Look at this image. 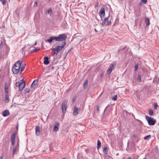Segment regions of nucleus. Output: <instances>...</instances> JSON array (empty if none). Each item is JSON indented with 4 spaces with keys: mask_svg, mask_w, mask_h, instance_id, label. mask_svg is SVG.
<instances>
[{
    "mask_svg": "<svg viewBox=\"0 0 159 159\" xmlns=\"http://www.w3.org/2000/svg\"><path fill=\"white\" fill-rule=\"evenodd\" d=\"M66 38L67 36L65 34H59L58 37L51 36L49 39L46 40V42H48L49 43L52 42L53 40L63 42L65 41Z\"/></svg>",
    "mask_w": 159,
    "mask_h": 159,
    "instance_id": "obj_1",
    "label": "nucleus"
},
{
    "mask_svg": "<svg viewBox=\"0 0 159 159\" xmlns=\"http://www.w3.org/2000/svg\"><path fill=\"white\" fill-rule=\"evenodd\" d=\"M22 63V61H18L14 65L12 69V71L14 74H16L18 73Z\"/></svg>",
    "mask_w": 159,
    "mask_h": 159,
    "instance_id": "obj_2",
    "label": "nucleus"
},
{
    "mask_svg": "<svg viewBox=\"0 0 159 159\" xmlns=\"http://www.w3.org/2000/svg\"><path fill=\"white\" fill-rule=\"evenodd\" d=\"M16 86L19 88V91H21L25 86V81L23 79L20 80L19 82L16 83Z\"/></svg>",
    "mask_w": 159,
    "mask_h": 159,
    "instance_id": "obj_3",
    "label": "nucleus"
},
{
    "mask_svg": "<svg viewBox=\"0 0 159 159\" xmlns=\"http://www.w3.org/2000/svg\"><path fill=\"white\" fill-rule=\"evenodd\" d=\"M66 44V42L65 41L62 42V43L61 44V46H58L55 48L53 49V50L54 51H56V52L54 53V54H56V55H57L59 52L63 48Z\"/></svg>",
    "mask_w": 159,
    "mask_h": 159,
    "instance_id": "obj_4",
    "label": "nucleus"
},
{
    "mask_svg": "<svg viewBox=\"0 0 159 159\" xmlns=\"http://www.w3.org/2000/svg\"><path fill=\"white\" fill-rule=\"evenodd\" d=\"M145 118L147 120L148 124L150 125H153L156 123V120L151 117L146 116Z\"/></svg>",
    "mask_w": 159,
    "mask_h": 159,
    "instance_id": "obj_5",
    "label": "nucleus"
},
{
    "mask_svg": "<svg viewBox=\"0 0 159 159\" xmlns=\"http://www.w3.org/2000/svg\"><path fill=\"white\" fill-rule=\"evenodd\" d=\"M67 101L66 100H64L62 102L61 104V110L63 114L65 113L67 109Z\"/></svg>",
    "mask_w": 159,
    "mask_h": 159,
    "instance_id": "obj_6",
    "label": "nucleus"
},
{
    "mask_svg": "<svg viewBox=\"0 0 159 159\" xmlns=\"http://www.w3.org/2000/svg\"><path fill=\"white\" fill-rule=\"evenodd\" d=\"M109 16L105 18L104 20L101 23L102 25L103 26H106L109 25L111 24V22L110 21L108 20V18Z\"/></svg>",
    "mask_w": 159,
    "mask_h": 159,
    "instance_id": "obj_7",
    "label": "nucleus"
},
{
    "mask_svg": "<svg viewBox=\"0 0 159 159\" xmlns=\"http://www.w3.org/2000/svg\"><path fill=\"white\" fill-rule=\"evenodd\" d=\"M105 16V10L104 8V7H102L100 10V17L102 20V18H104Z\"/></svg>",
    "mask_w": 159,
    "mask_h": 159,
    "instance_id": "obj_8",
    "label": "nucleus"
},
{
    "mask_svg": "<svg viewBox=\"0 0 159 159\" xmlns=\"http://www.w3.org/2000/svg\"><path fill=\"white\" fill-rule=\"evenodd\" d=\"M74 39H75L80 43L83 40V38L80 35L76 36L75 37H74Z\"/></svg>",
    "mask_w": 159,
    "mask_h": 159,
    "instance_id": "obj_9",
    "label": "nucleus"
},
{
    "mask_svg": "<svg viewBox=\"0 0 159 159\" xmlns=\"http://www.w3.org/2000/svg\"><path fill=\"white\" fill-rule=\"evenodd\" d=\"M116 65V64L112 63L111 64L107 70V72L109 74H110L112 70L114 67Z\"/></svg>",
    "mask_w": 159,
    "mask_h": 159,
    "instance_id": "obj_10",
    "label": "nucleus"
},
{
    "mask_svg": "<svg viewBox=\"0 0 159 159\" xmlns=\"http://www.w3.org/2000/svg\"><path fill=\"white\" fill-rule=\"evenodd\" d=\"M59 126V123L58 122H56L54 125L53 130L54 131H57L58 129V127Z\"/></svg>",
    "mask_w": 159,
    "mask_h": 159,
    "instance_id": "obj_11",
    "label": "nucleus"
},
{
    "mask_svg": "<svg viewBox=\"0 0 159 159\" xmlns=\"http://www.w3.org/2000/svg\"><path fill=\"white\" fill-rule=\"evenodd\" d=\"M2 115L3 116L6 117L10 115V112L8 110H5L2 112Z\"/></svg>",
    "mask_w": 159,
    "mask_h": 159,
    "instance_id": "obj_12",
    "label": "nucleus"
},
{
    "mask_svg": "<svg viewBox=\"0 0 159 159\" xmlns=\"http://www.w3.org/2000/svg\"><path fill=\"white\" fill-rule=\"evenodd\" d=\"M49 58L48 57L46 56L44 57V63L45 65H48L49 64Z\"/></svg>",
    "mask_w": 159,
    "mask_h": 159,
    "instance_id": "obj_13",
    "label": "nucleus"
},
{
    "mask_svg": "<svg viewBox=\"0 0 159 159\" xmlns=\"http://www.w3.org/2000/svg\"><path fill=\"white\" fill-rule=\"evenodd\" d=\"M36 135L38 136L40 133V128L39 126H36L35 128Z\"/></svg>",
    "mask_w": 159,
    "mask_h": 159,
    "instance_id": "obj_14",
    "label": "nucleus"
},
{
    "mask_svg": "<svg viewBox=\"0 0 159 159\" xmlns=\"http://www.w3.org/2000/svg\"><path fill=\"white\" fill-rule=\"evenodd\" d=\"M78 109L77 107H75L74 108V110L73 112V115L75 116L77 115L78 114Z\"/></svg>",
    "mask_w": 159,
    "mask_h": 159,
    "instance_id": "obj_15",
    "label": "nucleus"
},
{
    "mask_svg": "<svg viewBox=\"0 0 159 159\" xmlns=\"http://www.w3.org/2000/svg\"><path fill=\"white\" fill-rule=\"evenodd\" d=\"M145 22L147 26H148L150 25V20L149 18L146 17L145 18Z\"/></svg>",
    "mask_w": 159,
    "mask_h": 159,
    "instance_id": "obj_16",
    "label": "nucleus"
},
{
    "mask_svg": "<svg viewBox=\"0 0 159 159\" xmlns=\"http://www.w3.org/2000/svg\"><path fill=\"white\" fill-rule=\"evenodd\" d=\"M38 81H39L38 80H34L32 84L31 87V88L34 87L35 85H36L38 83Z\"/></svg>",
    "mask_w": 159,
    "mask_h": 159,
    "instance_id": "obj_17",
    "label": "nucleus"
},
{
    "mask_svg": "<svg viewBox=\"0 0 159 159\" xmlns=\"http://www.w3.org/2000/svg\"><path fill=\"white\" fill-rule=\"evenodd\" d=\"M25 64L22 63L21 64V67L20 69L21 73L24 70L25 67Z\"/></svg>",
    "mask_w": 159,
    "mask_h": 159,
    "instance_id": "obj_18",
    "label": "nucleus"
},
{
    "mask_svg": "<svg viewBox=\"0 0 159 159\" xmlns=\"http://www.w3.org/2000/svg\"><path fill=\"white\" fill-rule=\"evenodd\" d=\"M5 102L6 103H7L9 102V97L8 96V94H5Z\"/></svg>",
    "mask_w": 159,
    "mask_h": 159,
    "instance_id": "obj_19",
    "label": "nucleus"
},
{
    "mask_svg": "<svg viewBox=\"0 0 159 159\" xmlns=\"http://www.w3.org/2000/svg\"><path fill=\"white\" fill-rule=\"evenodd\" d=\"M16 138V134L15 133H12L11 135V140H15Z\"/></svg>",
    "mask_w": 159,
    "mask_h": 159,
    "instance_id": "obj_20",
    "label": "nucleus"
},
{
    "mask_svg": "<svg viewBox=\"0 0 159 159\" xmlns=\"http://www.w3.org/2000/svg\"><path fill=\"white\" fill-rule=\"evenodd\" d=\"M5 94H8V86L6 84V83L5 85Z\"/></svg>",
    "mask_w": 159,
    "mask_h": 159,
    "instance_id": "obj_21",
    "label": "nucleus"
},
{
    "mask_svg": "<svg viewBox=\"0 0 159 159\" xmlns=\"http://www.w3.org/2000/svg\"><path fill=\"white\" fill-rule=\"evenodd\" d=\"M88 85V81L86 80L84 81V89H85L87 88Z\"/></svg>",
    "mask_w": 159,
    "mask_h": 159,
    "instance_id": "obj_22",
    "label": "nucleus"
},
{
    "mask_svg": "<svg viewBox=\"0 0 159 159\" xmlns=\"http://www.w3.org/2000/svg\"><path fill=\"white\" fill-rule=\"evenodd\" d=\"M39 50H40L39 48H35L34 49H33L31 50V51H30V52H31V53L34 52H36L39 51Z\"/></svg>",
    "mask_w": 159,
    "mask_h": 159,
    "instance_id": "obj_23",
    "label": "nucleus"
},
{
    "mask_svg": "<svg viewBox=\"0 0 159 159\" xmlns=\"http://www.w3.org/2000/svg\"><path fill=\"white\" fill-rule=\"evenodd\" d=\"M141 75H139L137 79V81L138 82H140L141 81Z\"/></svg>",
    "mask_w": 159,
    "mask_h": 159,
    "instance_id": "obj_24",
    "label": "nucleus"
},
{
    "mask_svg": "<svg viewBox=\"0 0 159 159\" xmlns=\"http://www.w3.org/2000/svg\"><path fill=\"white\" fill-rule=\"evenodd\" d=\"M149 114L150 116H153L154 115L153 110L150 109L149 110Z\"/></svg>",
    "mask_w": 159,
    "mask_h": 159,
    "instance_id": "obj_25",
    "label": "nucleus"
},
{
    "mask_svg": "<svg viewBox=\"0 0 159 159\" xmlns=\"http://www.w3.org/2000/svg\"><path fill=\"white\" fill-rule=\"evenodd\" d=\"M151 138V136L150 135H148L144 137V140H149Z\"/></svg>",
    "mask_w": 159,
    "mask_h": 159,
    "instance_id": "obj_26",
    "label": "nucleus"
},
{
    "mask_svg": "<svg viewBox=\"0 0 159 159\" xmlns=\"http://www.w3.org/2000/svg\"><path fill=\"white\" fill-rule=\"evenodd\" d=\"M0 1L3 5H6V0H0Z\"/></svg>",
    "mask_w": 159,
    "mask_h": 159,
    "instance_id": "obj_27",
    "label": "nucleus"
},
{
    "mask_svg": "<svg viewBox=\"0 0 159 159\" xmlns=\"http://www.w3.org/2000/svg\"><path fill=\"white\" fill-rule=\"evenodd\" d=\"M117 95H114L112 97V100L114 101H116L117 99Z\"/></svg>",
    "mask_w": 159,
    "mask_h": 159,
    "instance_id": "obj_28",
    "label": "nucleus"
},
{
    "mask_svg": "<svg viewBox=\"0 0 159 159\" xmlns=\"http://www.w3.org/2000/svg\"><path fill=\"white\" fill-rule=\"evenodd\" d=\"M52 11V9L51 8H50L48 10V11L47 12V13H48V14H49V15H51Z\"/></svg>",
    "mask_w": 159,
    "mask_h": 159,
    "instance_id": "obj_29",
    "label": "nucleus"
},
{
    "mask_svg": "<svg viewBox=\"0 0 159 159\" xmlns=\"http://www.w3.org/2000/svg\"><path fill=\"white\" fill-rule=\"evenodd\" d=\"M103 152L105 154H107V147L104 148H103Z\"/></svg>",
    "mask_w": 159,
    "mask_h": 159,
    "instance_id": "obj_30",
    "label": "nucleus"
},
{
    "mask_svg": "<svg viewBox=\"0 0 159 159\" xmlns=\"http://www.w3.org/2000/svg\"><path fill=\"white\" fill-rule=\"evenodd\" d=\"M24 91L25 93H29L30 91V89L29 88H26L24 90Z\"/></svg>",
    "mask_w": 159,
    "mask_h": 159,
    "instance_id": "obj_31",
    "label": "nucleus"
},
{
    "mask_svg": "<svg viewBox=\"0 0 159 159\" xmlns=\"http://www.w3.org/2000/svg\"><path fill=\"white\" fill-rule=\"evenodd\" d=\"M16 148L15 147L13 149V151H12V154L13 155H14L16 152Z\"/></svg>",
    "mask_w": 159,
    "mask_h": 159,
    "instance_id": "obj_32",
    "label": "nucleus"
},
{
    "mask_svg": "<svg viewBox=\"0 0 159 159\" xmlns=\"http://www.w3.org/2000/svg\"><path fill=\"white\" fill-rule=\"evenodd\" d=\"M3 43L2 41H1V44L0 45V48H2L3 47Z\"/></svg>",
    "mask_w": 159,
    "mask_h": 159,
    "instance_id": "obj_33",
    "label": "nucleus"
},
{
    "mask_svg": "<svg viewBox=\"0 0 159 159\" xmlns=\"http://www.w3.org/2000/svg\"><path fill=\"white\" fill-rule=\"evenodd\" d=\"M138 66H139V65L138 64H135V67H134L135 71L136 70H137V69L138 68Z\"/></svg>",
    "mask_w": 159,
    "mask_h": 159,
    "instance_id": "obj_34",
    "label": "nucleus"
},
{
    "mask_svg": "<svg viewBox=\"0 0 159 159\" xmlns=\"http://www.w3.org/2000/svg\"><path fill=\"white\" fill-rule=\"evenodd\" d=\"M97 148L98 150L99 148V140H98Z\"/></svg>",
    "mask_w": 159,
    "mask_h": 159,
    "instance_id": "obj_35",
    "label": "nucleus"
},
{
    "mask_svg": "<svg viewBox=\"0 0 159 159\" xmlns=\"http://www.w3.org/2000/svg\"><path fill=\"white\" fill-rule=\"evenodd\" d=\"M154 108L155 109H157V105L156 103L154 104Z\"/></svg>",
    "mask_w": 159,
    "mask_h": 159,
    "instance_id": "obj_36",
    "label": "nucleus"
},
{
    "mask_svg": "<svg viewBox=\"0 0 159 159\" xmlns=\"http://www.w3.org/2000/svg\"><path fill=\"white\" fill-rule=\"evenodd\" d=\"M11 145L13 146L15 143V140H11Z\"/></svg>",
    "mask_w": 159,
    "mask_h": 159,
    "instance_id": "obj_37",
    "label": "nucleus"
},
{
    "mask_svg": "<svg viewBox=\"0 0 159 159\" xmlns=\"http://www.w3.org/2000/svg\"><path fill=\"white\" fill-rule=\"evenodd\" d=\"M141 1L144 4H146L147 2V0H141Z\"/></svg>",
    "mask_w": 159,
    "mask_h": 159,
    "instance_id": "obj_38",
    "label": "nucleus"
},
{
    "mask_svg": "<svg viewBox=\"0 0 159 159\" xmlns=\"http://www.w3.org/2000/svg\"><path fill=\"white\" fill-rule=\"evenodd\" d=\"M37 6V2H35L34 3V7H36Z\"/></svg>",
    "mask_w": 159,
    "mask_h": 159,
    "instance_id": "obj_39",
    "label": "nucleus"
},
{
    "mask_svg": "<svg viewBox=\"0 0 159 159\" xmlns=\"http://www.w3.org/2000/svg\"><path fill=\"white\" fill-rule=\"evenodd\" d=\"M98 3L97 2L95 4V7H97L98 6Z\"/></svg>",
    "mask_w": 159,
    "mask_h": 159,
    "instance_id": "obj_40",
    "label": "nucleus"
},
{
    "mask_svg": "<svg viewBox=\"0 0 159 159\" xmlns=\"http://www.w3.org/2000/svg\"><path fill=\"white\" fill-rule=\"evenodd\" d=\"M75 100H76V98L74 97L72 99L73 102H75Z\"/></svg>",
    "mask_w": 159,
    "mask_h": 159,
    "instance_id": "obj_41",
    "label": "nucleus"
},
{
    "mask_svg": "<svg viewBox=\"0 0 159 159\" xmlns=\"http://www.w3.org/2000/svg\"><path fill=\"white\" fill-rule=\"evenodd\" d=\"M55 67H52L51 68V70H53L54 69Z\"/></svg>",
    "mask_w": 159,
    "mask_h": 159,
    "instance_id": "obj_42",
    "label": "nucleus"
},
{
    "mask_svg": "<svg viewBox=\"0 0 159 159\" xmlns=\"http://www.w3.org/2000/svg\"><path fill=\"white\" fill-rule=\"evenodd\" d=\"M2 157H3L2 155H1V156H0V159H2Z\"/></svg>",
    "mask_w": 159,
    "mask_h": 159,
    "instance_id": "obj_43",
    "label": "nucleus"
},
{
    "mask_svg": "<svg viewBox=\"0 0 159 159\" xmlns=\"http://www.w3.org/2000/svg\"><path fill=\"white\" fill-rule=\"evenodd\" d=\"M97 109L98 111H99V107L98 106L97 107Z\"/></svg>",
    "mask_w": 159,
    "mask_h": 159,
    "instance_id": "obj_44",
    "label": "nucleus"
},
{
    "mask_svg": "<svg viewBox=\"0 0 159 159\" xmlns=\"http://www.w3.org/2000/svg\"><path fill=\"white\" fill-rule=\"evenodd\" d=\"M142 2H140L139 3V5H140V6H142Z\"/></svg>",
    "mask_w": 159,
    "mask_h": 159,
    "instance_id": "obj_45",
    "label": "nucleus"
},
{
    "mask_svg": "<svg viewBox=\"0 0 159 159\" xmlns=\"http://www.w3.org/2000/svg\"><path fill=\"white\" fill-rule=\"evenodd\" d=\"M133 137L134 138H135L136 137V136H135V135H134L133 136Z\"/></svg>",
    "mask_w": 159,
    "mask_h": 159,
    "instance_id": "obj_46",
    "label": "nucleus"
},
{
    "mask_svg": "<svg viewBox=\"0 0 159 159\" xmlns=\"http://www.w3.org/2000/svg\"><path fill=\"white\" fill-rule=\"evenodd\" d=\"M128 159H132L130 157H128Z\"/></svg>",
    "mask_w": 159,
    "mask_h": 159,
    "instance_id": "obj_47",
    "label": "nucleus"
},
{
    "mask_svg": "<svg viewBox=\"0 0 159 159\" xmlns=\"http://www.w3.org/2000/svg\"><path fill=\"white\" fill-rule=\"evenodd\" d=\"M37 44L36 42L34 44V46L35 45Z\"/></svg>",
    "mask_w": 159,
    "mask_h": 159,
    "instance_id": "obj_48",
    "label": "nucleus"
},
{
    "mask_svg": "<svg viewBox=\"0 0 159 159\" xmlns=\"http://www.w3.org/2000/svg\"><path fill=\"white\" fill-rule=\"evenodd\" d=\"M25 48V47H24V48H22V50H23Z\"/></svg>",
    "mask_w": 159,
    "mask_h": 159,
    "instance_id": "obj_49",
    "label": "nucleus"
},
{
    "mask_svg": "<svg viewBox=\"0 0 159 159\" xmlns=\"http://www.w3.org/2000/svg\"><path fill=\"white\" fill-rule=\"evenodd\" d=\"M100 147L101 146V143L100 142Z\"/></svg>",
    "mask_w": 159,
    "mask_h": 159,
    "instance_id": "obj_50",
    "label": "nucleus"
},
{
    "mask_svg": "<svg viewBox=\"0 0 159 159\" xmlns=\"http://www.w3.org/2000/svg\"><path fill=\"white\" fill-rule=\"evenodd\" d=\"M102 74H101V76L102 77Z\"/></svg>",
    "mask_w": 159,
    "mask_h": 159,
    "instance_id": "obj_51",
    "label": "nucleus"
},
{
    "mask_svg": "<svg viewBox=\"0 0 159 159\" xmlns=\"http://www.w3.org/2000/svg\"><path fill=\"white\" fill-rule=\"evenodd\" d=\"M70 50L68 52H67V53H68L70 51Z\"/></svg>",
    "mask_w": 159,
    "mask_h": 159,
    "instance_id": "obj_52",
    "label": "nucleus"
},
{
    "mask_svg": "<svg viewBox=\"0 0 159 159\" xmlns=\"http://www.w3.org/2000/svg\"><path fill=\"white\" fill-rule=\"evenodd\" d=\"M95 30H96V31H97L96 29H95Z\"/></svg>",
    "mask_w": 159,
    "mask_h": 159,
    "instance_id": "obj_53",
    "label": "nucleus"
},
{
    "mask_svg": "<svg viewBox=\"0 0 159 159\" xmlns=\"http://www.w3.org/2000/svg\"><path fill=\"white\" fill-rule=\"evenodd\" d=\"M96 18H97V16H96ZM97 19H98L97 18Z\"/></svg>",
    "mask_w": 159,
    "mask_h": 159,
    "instance_id": "obj_54",
    "label": "nucleus"
},
{
    "mask_svg": "<svg viewBox=\"0 0 159 159\" xmlns=\"http://www.w3.org/2000/svg\"><path fill=\"white\" fill-rule=\"evenodd\" d=\"M63 159H66L65 158H63Z\"/></svg>",
    "mask_w": 159,
    "mask_h": 159,
    "instance_id": "obj_55",
    "label": "nucleus"
},
{
    "mask_svg": "<svg viewBox=\"0 0 159 159\" xmlns=\"http://www.w3.org/2000/svg\"><path fill=\"white\" fill-rule=\"evenodd\" d=\"M143 159H145V158H143Z\"/></svg>",
    "mask_w": 159,
    "mask_h": 159,
    "instance_id": "obj_56",
    "label": "nucleus"
}]
</instances>
